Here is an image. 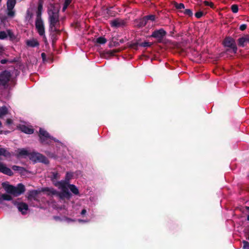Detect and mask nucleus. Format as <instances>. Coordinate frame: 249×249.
<instances>
[{
    "label": "nucleus",
    "mask_w": 249,
    "mask_h": 249,
    "mask_svg": "<svg viewBox=\"0 0 249 249\" xmlns=\"http://www.w3.org/2000/svg\"><path fill=\"white\" fill-rule=\"evenodd\" d=\"M23 169V167H20L18 166H17V165H13L12 166V169L14 170V171H22Z\"/></svg>",
    "instance_id": "obj_43"
},
{
    "label": "nucleus",
    "mask_w": 249,
    "mask_h": 249,
    "mask_svg": "<svg viewBox=\"0 0 249 249\" xmlns=\"http://www.w3.org/2000/svg\"><path fill=\"white\" fill-rule=\"evenodd\" d=\"M37 152H32L30 153V154L29 155V158L30 160H31L36 162L37 161V157L38 156L37 155Z\"/></svg>",
    "instance_id": "obj_25"
},
{
    "label": "nucleus",
    "mask_w": 249,
    "mask_h": 249,
    "mask_svg": "<svg viewBox=\"0 0 249 249\" xmlns=\"http://www.w3.org/2000/svg\"><path fill=\"white\" fill-rule=\"evenodd\" d=\"M86 213H87L86 210L83 209V210H82V211L81 212V215H84Z\"/></svg>",
    "instance_id": "obj_51"
},
{
    "label": "nucleus",
    "mask_w": 249,
    "mask_h": 249,
    "mask_svg": "<svg viewBox=\"0 0 249 249\" xmlns=\"http://www.w3.org/2000/svg\"><path fill=\"white\" fill-rule=\"evenodd\" d=\"M6 18L5 17H3L1 18V20L2 21H3L4 20H5V19Z\"/></svg>",
    "instance_id": "obj_55"
},
{
    "label": "nucleus",
    "mask_w": 249,
    "mask_h": 249,
    "mask_svg": "<svg viewBox=\"0 0 249 249\" xmlns=\"http://www.w3.org/2000/svg\"><path fill=\"white\" fill-rule=\"evenodd\" d=\"M223 45L225 47L232 49V52L236 53L237 51L235 40L231 36H227L223 40Z\"/></svg>",
    "instance_id": "obj_8"
},
{
    "label": "nucleus",
    "mask_w": 249,
    "mask_h": 249,
    "mask_svg": "<svg viewBox=\"0 0 249 249\" xmlns=\"http://www.w3.org/2000/svg\"><path fill=\"white\" fill-rule=\"evenodd\" d=\"M6 124L7 125H10V124H11L13 123V121L11 119H7L6 120Z\"/></svg>",
    "instance_id": "obj_49"
},
{
    "label": "nucleus",
    "mask_w": 249,
    "mask_h": 249,
    "mask_svg": "<svg viewBox=\"0 0 249 249\" xmlns=\"http://www.w3.org/2000/svg\"><path fill=\"white\" fill-rule=\"evenodd\" d=\"M42 192L47 193L48 196L56 195L57 194V191L53 188L44 187L41 189Z\"/></svg>",
    "instance_id": "obj_16"
},
{
    "label": "nucleus",
    "mask_w": 249,
    "mask_h": 249,
    "mask_svg": "<svg viewBox=\"0 0 249 249\" xmlns=\"http://www.w3.org/2000/svg\"><path fill=\"white\" fill-rule=\"evenodd\" d=\"M0 156H3L6 158L11 157V154L6 149L1 148H0Z\"/></svg>",
    "instance_id": "obj_23"
},
{
    "label": "nucleus",
    "mask_w": 249,
    "mask_h": 249,
    "mask_svg": "<svg viewBox=\"0 0 249 249\" xmlns=\"http://www.w3.org/2000/svg\"><path fill=\"white\" fill-rule=\"evenodd\" d=\"M54 186L62 190L61 192L57 191V194H56V196L61 199H64L65 198L69 199L71 197V194L69 191L68 187L66 186L65 182L61 181L56 182L54 184Z\"/></svg>",
    "instance_id": "obj_4"
},
{
    "label": "nucleus",
    "mask_w": 249,
    "mask_h": 249,
    "mask_svg": "<svg viewBox=\"0 0 249 249\" xmlns=\"http://www.w3.org/2000/svg\"><path fill=\"white\" fill-rule=\"evenodd\" d=\"M113 52L116 53V52H117V51L116 50H114Z\"/></svg>",
    "instance_id": "obj_62"
},
{
    "label": "nucleus",
    "mask_w": 249,
    "mask_h": 249,
    "mask_svg": "<svg viewBox=\"0 0 249 249\" xmlns=\"http://www.w3.org/2000/svg\"><path fill=\"white\" fill-rule=\"evenodd\" d=\"M0 172L9 176L13 175L12 171L1 162H0Z\"/></svg>",
    "instance_id": "obj_14"
},
{
    "label": "nucleus",
    "mask_w": 249,
    "mask_h": 249,
    "mask_svg": "<svg viewBox=\"0 0 249 249\" xmlns=\"http://www.w3.org/2000/svg\"><path fill=\"white\" fill-rule=\"evenodd\" d=\"M124 42V39L123 38L119 40L120 43H123Z\"/></svg>",
    "instance_id": "obj_53"
},
{
    "label": "nucleus",
    "mask_w": 249,
    "mask_h": 249,
    "mask_svg": "<svg viewBox=\"0 0 249 249\" xmlns=\"http://www.w3.org/2000/svg\"><path fill=\"white\" fill-rule=\"evenodd\" d=\"M67 186L70 188V190L71 191L72 193L74 195L79 194V191L78 188L75 186V185L73 184H68Z\"/></svg>",
    "instance_id": "obj_22"
},
{
    "label": "nucleus",
    "mask_w": 249,
    "mask_h": 249,
    "mask_svg": "<svg viewBox=\"0 0 249 249\" xmlns=\"http://www.w3.org/2000/svg\"><path fill=\"white\" fill-rule=\"evenodd\" d=\"M20 129L22 132L28 134H32L34 132V129L29 128L25 125H21Z\"/></svg>",
    "instance_id": "obj_20"
},
{
    "label": "nucleus",
    "mask_w": 249,
    "mask_h": 249,
    "mask_svg": "<svg viewBox=\"0 0 249 249\" xmlns=\"http://www.w3.org/2000/svg\"><path fill=\"white\" fill-rule=\"evenodd\" d=\"M35 26L38 34L46 39V37L45 35V26L43 20H36Z\"/></svg>",
    "instance_id": "obj_10"
},
{
    "label": "nucleus",
    "mask_w": 249,
    "mask_h": 249,
    "mask_svg": "<svg viewBox=\"0 0 249 249\" xmlns=\"http://www.w3.org/2000/svg\"><path fill=\"white\" fill-rule=\"evenodd\" d=\"M2 132H3V131H2V130L0 131V134H2Z\"/></svg>",
    "instance_id": "obj_61"
},
{
    "label": "nucleus",
    "mask_w": 249,
    "mask_h": 249,
    "mask_svg": "<svg viewBox=\"0 0 249 249\" xmlns=\"http://www.w3.org/2000/svg\"><path fill=\"white\" fill-rule=\"evenodd\" d=\"M195 17L197 18H200L204 15V13L202 11H198L195 13Z\"/></svg>",
    "instance_id": "obj_42"
},
{
    "label": "nucleus",
    "mask_w": 249,
    "mask_h": 249,
    "mask_svg": "<svg viewBox=\"0 0 249 249\" xmlns=\"http://www.w3.org/2000/svg\"><path fill=\"white\" fill-rule=\"evenodd\" d=\"M246 210L249 211V206H246Z\"/></svg>",
    "instance_id": "obj_57"
},
{
    "label": "nucleus",
    "mask_w": 249,
    "mask_h": 249,
    "mask_svg": "<svg viewBox=\"0 0 249 249\" xmlns=\"http://www.w3.org/2000/svg\"><path fill=\"white\" fill-rule=\"evenodd\" d=\"M49 177L51 178V180L54 185L56 182H61V181H56L57 179H59L60 178V175L57 172H52L51 173V175Z\"/></svg>",
    "instance_id": "obj_15"
},
{
    "label": "nucleus",
    "mask_w": 249,
    "mask_h": 249,
    "mask_svg": "<svg viewBox=\"0 0 249 249\" xmlns=\"http://www.w3.org/2000/svg\"><path fill=\"white\" fill-rule=\"evenodd\" d=\"M18 208L22 214H25L26 213V211L28 209V206L25 203L20 202L18 203Z\"/></svg>",
    "instance_id": "obj_17"
},
{
    "label": "nucleus",
    "mask_w": 249,
    "mask_h": 249,
    "mask_svg": "<svg viewBox=\"0 0 249 249\" xmlns=\"http://www.w3.org/2000/svg\"><path fill=\"white\" fill-rule=\"evenodd\" d=\"M247 219L249 221V214L248 215Z\"/></svg>",
    "instance_id": "obj_58"
},
{
    "label": "nucleus",
    "mask_w": 249,
    "mask_h": 249,
    "mask_svg": "<svg viewBox=\"0 0 249 249\" xmlns=\"http://www.w3.org/2000/svg\"><path fill=\"white\" fill-rule=\"evenodd\" d=\"M43 61H45L46 55L44 53H42L41 54Z\"/></svg>",
    "instance_id": "obj_50"
},
{
    "label": "nucleus",
    "mask_w": 249,
    "mask_h": 249,
    "mask_svg": "<svg viewBox=\"0 0 249 249\" xmlns=\"http://www.w3.org/2000/svg\"><path fill=\"white\" fill-rule=\"evenodd\" d=\"M4 49L2 46H0V56H2L4 54Z\"/></svg>",
    "instance_id": "obj_48"
},
{
    "label": "nucleus",
    "mask_w": 249,
    "mask_h": 249,
    "mask_svg": "<svg viewBox=\"0 0 249 249\" xmlns=\"http://www.w3.org/2000/svg\"><path fill=\"white\" fill-rule=\"evenodd\" d=\"M60 26V24L59 25H57V28H58V27H59Z\"/></svg>",
    "instance_id": "obj_60"
},
{
    "label": "nucleus",
    "mask_w": 249,
    "mask_h": 249,
    "mask_svg": "<svg viewBox=\"0 0 249 249\" xmlns=\"http://www.w3.org/2000/svg\"><path fill=\"white\" fill-rule=\"evenodd\" d=\"M126 21L124 19L119 18H115L110 21V26L113 28L123 27L126 25Z\"/></svg>",
    "instance_id": "obj_11"
},
{
    "label": "nucleus",
    "mask_w": 249,
    "mask_h": 249,
    "mask_svg": "<svg viewBox=\"0 0 249 249\" xmlns=\"http://www.w3.org/2000/svg\"><path fill=\"white\" fill-rule=\"evenodd\" d=\"M166 35L167 32L163 28H160L159 30H156L153 31L150 36V37L155 38L157 39L156 43H161L163 42V38Z\"/></svg>",
    "instance_id": "obj_7"
},
{
    "label": "nucleus",
    "mask_w": 249,
    "mask_h": 249,
    "mask_svg": "<svg viewBox=\"0 0 249 249\" xmlns=\"http://www.w3.org/2000/svg\"><path fill=\"white\" fill-rule=\"evenodd\" d=\"M2 185L7 193L14 196H18L23 194L25 191V186L22 183H18L17 186L8 184L6 183H3Z\"/></svg>",
    "instance_id": "obj_2"
},
{
    "label": "nucleus",
    "mask_w": 249,
    "mask_h": 249,
    "mask_svg": "<svg viewBox=\"0 0 249 249\" xmlns=\"http://www.w3.org/2000/svg\"><path fill=\"white\" fill-rule=\"evenodd\" d=\"M153 44V43L144 41L139 44V46L143 47H149Z\"/></svg>",
    "instance_id": "obj_36"
},
{
    "label": "nucleus",
    "mask_w": 249,
    "mask_h": 249,
    "mask_svg": "<svg viewBox=\"0 0 249 249\" xmlns=\"http://www.w3.org/2000/svg\"><path fill=\"white\" fill-rule=\"evenodd\" d=\"M38 136L39 138V142L42 144L50 145L52 141L57 142L56 139L51 136L44 128H39Z\"/></svg>",
    "instance_id": "obj_3"
},
{
    "label": "nucleus",
    "mask_w": 249,
    "mask_h": 249,
    "mask_svg": "<svg viewBox=\"0 0 249 249\" xmlns=\"http://www.w3.org/2000/svg\"><path fill=\"white\" fill-rule=\"evenodd\" d=\"M71 1H72V0H65L63 7L62 8V12H64L66 11V10L68 8V6L71 2Z\"/></svg>",
    "instance_id": "obj_31"
},
{
    "label": "nucleus",
    "mask_w": 249,
    "mask_h": 249,
    "mask_svg": "<svg viewBox=\"0 0 249 249\" xmlns=\"http://www.w3.org/2000/svg\"><path fill=\"white\" fill-rule=\"evenodd\" d=\"M180 12L183 13L184 14L189 17H192L193 15L192 11L190 9H186L184 11L180 10Z\"/></svg>",
    "instance_id": "obj_32"
},
{
    "label": "nucleus",
    "mask_w": 249,
    "mask_h": 249,
    "mask_svg": "<svg viewBox=\"0 0 249 249\" xmlns=\"http://www.w3.org/2000/svg\"><path fill=\"white\" fill-rule=\"evenodd\" d=\"M0 62L1 64H6L7 62H9V63H12L15 62L16 61H15V60H9L7 59H3L1 60L0 61Z\"/></svg>",
    "instance_id": "obj_39"
},
{
    "label": "nucleus",
    "mask_w": 249,
    "mask_h": 249,
    "mask_svg": "<svg viewBox=\"0 0 249 249\" xmlns=\"http://www.w3.org/2000/svg\"><path fill=\"white\" fill-rule=\"evenodd\" d=\"M231 9L233 13H236L238 11V6L236 4H233L231 6Z\"/></svg>",
    "instance_id": "obj_38"
},
{
    "label": "nucleus",
    "mask_w": 249,
    "mask_h": 249,
    "mask_svg": "<svg viewBox=\"0 0 249 249\" xmlns=\"http://www.w3.org/2000/svg\"><path fill=\"white\" fill-rule=\"evenodd\" d=\"M37 155L38 156L37 162H42L46 164H48L49 163V160L45 156L43 155L42 154L39 153H38Z\"/></svg>",
    "instance_id": "obj_19"
},
{
    "label": "nucleus",
    "mask_w": 249,
    "mask_h": 249,
    "mask_svg": "<svg viewBox=\"0 0 249 249\" xmlns=\"http://www.w3.org/2000/svg\"><path fill=\"white\" fill-rule=\"evenodd\" d=\"M204 3L205 6H209L212 8H214V4L212 2H209L208 1L205 0L204 1Z\"/></svg>",
    "instance_id": "obj_41"
},
{
    "label": "nucleus",
    "mask_w": 249,
    "mask_h": 249,
    "mask_svg": "<svg viewBox=\"0 0 249 249\" xmlns=\"http://www.w3.org/2000/svg\"><path fill=\"white\" fill-rule=\"evenodd\" d=\"M174 6L178 10H181L182 9L185 8L184 4L182 3H178L177 2H174Z\"/></svg>",
    "instance_id": "obj_30"
},
{
    "label": "nucleus",
    "mask_w": 249,
    "mask_h": 249,
    "mask_svg": "<svg viewBox=\"0 0 249 249\" xmlns=\"http://www.w3.org/2000/svg\"><path fill=\"white\" fill-rule=\"evenodd\" d=\"M247 27V25L246 24H243L240 26L239 29L241 31H244L246 29Z\"/></svg>",
    "instance_id": "obj_47"
},
{
    "label": "nucleus",
    "mask_w": 249,
    "mask_h": 249,
    "mask_svg": "<svg viewBox=\"0 0 249 249\" xmlns=\"http://www.w3.org/2000/svg\"><path fill=\"white\" fill-rule=\"evenodd\" d=\"M146 22L148 20L154 21L156 19V16L154 15H149L144 17Z\"/></svg>",
    "instance_id": "obj_34"
},
{
    "label": "nucleus",
    "mask_w": 249,
    "mask_h": 249,
    "mask_svg": "<svg viewBox=\"0 0 249 249\" xmlns=\"http://www.w3.org/2000/svg\"><path fill=\"white\" fill-rule=\"evenodd\" d=\"M139 44L140 43L138 42L132 43L130 45V47L135 49H137L138 46H139Z\"/></svg>",
    "instance_id": "obj_44"
},
{
    "label": "nucleus",
    "mask_w": 249,
    "mask_h": 249,
    "mask_svg": "<svg viewBox=\"0 0 249 249\" xmlns=\"http://www.w3.org/2000/svg\"><path fill=\"white\" fill-rule=\"evenodd\" d=\"M60 5L58 3H50L47 8L49 26L59 25V12Z\"/></svg>",
    "instance_id": "obj_1"
},
{
    "label": "nucleus",
    "mask_w": 249,
    "mask_h": 249,
    "mask_svg": "<svg viewBox=\"0 0 249 249\" xmlns=\"http://www.w3.org/2000/svg\"><path fill=\"white\" fill-rule=\"evenodd\" d=\"M134 22L135 26L138 28H142L145 26L147 24V22L144 17L140 19H136Z\"/></svg>",
    "instance_id": "obj_18"
},
{
    "label": "nucleus",
    "mask_w": 249,
    "mask_h": 249,
    "mask_svg": "<svg viewBox=\"0 0 249 249\" xmlns=\"http://www.w3.org/2000/svg\"><path fill=\"white\" fill-rule=\"evenodd\" d=\"M33 17V14L29 10H27L26 11L25 19L27 20L28 22H30L32 18Z\"/></svg>",
    "instance_id": "obj_29"
},
{
    "label": "nucleus",
    "mask_w": 249,
    "mask_h": 249,
    "mask_svg": "<svg viewBox=\"0 0 249 249\" xmlns=\"http://www.w3.org/2000/svg\"><path fill=\"white\" fill-rule=\"evenodd\" d=\"M107 39L102 36L99 37L96 39V42L100 44H104L107 42Z\"/></svg>",
    "instance_id": "obj_33"
},
{
    "label": "nucleus",
    "mask_w": 249,
    "mask_h": 249,
    "mask_svg": "<svg viewBox=\"0 0 249 249\" xmlns=\"http://www.w3.org/2000/svg\"><path fill=\"white\" fill-rule=\"evenodd\" d=\"M43 39H44V40L45 42V43H46V42H47V39H45V38H43Z\"/></svg>",
    "instance_id": "obj_59"
},
{
    "label": "nucleus",
    "mask_w": 249,
    "mask_h": 249,
    "mask_svg": "<svg viewBox=\"0 0 249 249\" xmlns=\"http://www.w3.org/2000/svg\"><path fill=\"white\" fill-rule=\"evenodd\" d=\"M72 176L73 175L71 173L67 172L66 174L65 180H61V181L65 182L66 186H67L68 184H69V181L72 178Z\"/></svg>",
    "instance_id": "obj_27"
},
{
    "label": "nucleus",
    "mask_w": 249,
    "mask_h": 249,
    "mask_svg": "<svg viewBox=\"0 0 249 249\" xmlns=\"http://www.w3.org/2000/svg\"><path fill=\"white\" fill-rule=\"evenodd\" d=\"M1 197L2 199V200H4L10 201L12 199V197L10 195H8V194H2L1 195Z\"/></svg>",
    "instance_id": "obj_35"
},
{
    "label": "nucleus",
    "mask_w": 249,
    "mask_h": 249,
    "mask_svg": "<svg viewBox=\"0 0 249 249\" xmlns=\"http://www.w3.org/2000/svg\"><path fill=\"white\" fill-rule=\"evenodd\" d=\"M7 36H8L11 39H13L14 36L13 33L11 32V31L10 30H7Z\"/></svg>",
    "instance_id": "obj_45"
},
{
    "label": "nucleus",
    "mask_w": 249,
    "mask_h": 249,
    "mask_svg": "<svg viewBox=\"0 0 249 249\" xmlns=\"http://www.w3.org/2000/svg\"><path fill=\"white\" fill-rule=\"evenodd\" d=\"M8 111L6 106L0 107V118L3 117L4 115L8 114Z\"/></svg>",
    "instance_id": "obj_24"
},
{
    "label": "nucleus",
    "mask_w": 249,
    "mask_h": 249,
    "mask_svg": "<svg viewBox=\"0 0 249 249\" xmlns=\"http://www.w3.org/2000/svg\"><path fill=\"white\" fill-rule=\"evenodd\" d=\"M11 78L12 74L10 71L7 70L2 71L0 73V88L7 89Z\"/></svg>",
    "instance_id": "obj_5"
},
{
    "label": "nucleus",
    "mask_w": 249,
    "mask_h": 249,
    "mask_svg": "<svg viewBox=\"0 0 249 249\" xmlns=\"http://www.w3.org/2000/svg\"><path fill=\"white\" fill-rule=\"evenodd\" d=\"M26 44L27 46L32 47H37L39 45L38 42L36 40H35V39H31V40H27Z\"/></svg>",
    "instance_id": "obj_21"
},
{
    "label": "nucleus",
    "mask_w": 249,
    "mask_h": 249,
    "mask_svg": "<svg viewBox=\"0 0 249 249\" xmlns=\"http://www.w3.org/2000/svg\"><path fill=\"white\" fill-rule=\"evenodd\" d=\"M114 45L115 46H119L120 45V43L119 42H114Z\"/></svg>",
    "instance_id": "obj_54"
},
{
    "label": "nucleus",
    "mask_w": 249,
    "mask_h": 249,
    "mask_svg": "<svg viewBox=\"0 0 249 249\" xmlns=\"http://www.w3.org/2000/svg\"><path fill=\"white\" fill-rule=\"evenodd\" d=\"M41 192H42L41 191V190H32L29 191L27 196L28 199L30 200H34L37 201V196Z\"/></svg>",
    "instance_id": "obj_12"
},
{
    "label": "nucleus",
    "mask_w": 249,
    "mask_h": 249,
    "mask_svg": "<svg viewBox=\"0 0 249 249\" xmlns=\"http://www.w3.org/2000/svg\"><path fill=\"white\" fill-rule=\"evenodd\" d=\"M16 0H7L6 2V9L8 17L13 18L15 16L16 12L14 8L16 4Z\"/></svg>",
    "instance_id": "obj_9"
},
{
    "label": "nucleus",
    "mask_w": 249,
    "mask_h": 249,
    "mask_svg": "<svg viewBox=\"0 0 249 249\" xmlns=\"http://www.w3.org/2000/svg\"><path fill=\"white\" fill-rule=\"evenodd\" d=\"M245 37H246L247 43H249V35H247L246 36H245Z\"/></svg>",
    "instance_id": "obj_52"
},
{
    "label": "nucleus",
    "mask_w": 249,
    "mask_h": 249,
    "mask_svg": "<svg viewBox=\"0 0 249 249\" xmlns=\"http://www.w3.org/2000/svg\"><path fill=\"white\" fill-rule=\"evenodd\" d=\"M54 218L56 220L59 219L60 218L58 216H54Z\"/></svg>",
    "instance_id": "obj_56"
},
{
    "label": "nucleus",
    "mask_w": 249,
    "mask_h": 249,
    "mask_svg": "<svg viewBox=\"0 0 249 249\" xmlns=\"http://www.w3.org/2000/svg\"><path fill=\"white\" fill-rule=\"evenodd\" d=\"M237 41L238 45L243 47L245 46V43H247L245 36L238 38Z\"/></svg>",
    "instance_id": "obj_28"
},
{
    "label": "nucleus",
    "mask_w": 249,
    "mask_h": 249,
    "mask_svg": "<svg viewBox=\"0 0 249 249\" xmlns=\"http://www.w3.org/2000/svg\"><path fill=\"white\" fill-rule=\"evenodd\" d=\"M7 37V34L5 31H0V39H4Z\"/></svg>",
    "instance_id": "obj_37"
},
{
    "label": "nucleus",
    "mask_w": 249,
    "mask_h": 249,
    "mask_svg": "<svg viewBox=\"0 0 249 249\" xmlns=\"http://www.w3.org/2000/svg\"><path fill=\"white\" fill-rule=\"evenodd\" d=\"M43 0H39L38 2L37 9L36 11V20H43L42 18V14L43 11Z\"/></svg>",
    "instance_id": "obj_13"
},
{
    "label": "nucleus",
    "mask_w": 249,
    "mask_h": 249,
    "mask_svg": "<svg viewBox=\"0 0 249 249\" xmlns=\"http://www.w3.org/2000/svg\"><path fill=\"white\" fill-rule=\"evenodd\" d=\"M30 154V152H29L27 150L25 149H19V151L18 153V156L19 157H23V156H29Z\"/></svg>",
    "instance_id": "obj_26"
},
{
    "label": "nucleus",
    "mask_w": 249,
    "mask_h": 249,
    "mask_svg": "<svg viewBox=\"0 0 249 249\" xmlns=\"http://www.w3.org/2000/svg\"><path fill=\"white\" fill-rule=\"evenodd\" d=\"M46 154L50 158H55V155L54 153H51L49 151L45 152Z\"/></svg>",
    "instance_id": "obj_46"
},
{
    "label": "nucleus",
    "mask_w": 249,
    "mask_h": 249,
    "mask_svg": "<svg viewBox=\"0 0 249 249\" xmlns=\"http://www.w3.org/2000/svg\"><path fill=\"white\" fill-rule=\"evenodd\" d=\"M243 249H249V242L244 240L243 242Z\"/></svg>",
    "instance_id": "obj_40"
},
{
    "label": "nucleus",
    "mask_w": 249,
    "mask_h": 249,
    "mask_svg": "<svg viewBox=\"0 0 249 249\" xmlns=\"http://www.w3.org/2000/svg\"><path fill=\"white\" fill-rule=\"evenodd\" d=\"M49 32L52 42V45H54L58 39V36L60 35L61 30L57 28V26H49Z\"/></svg>",
    "instance_id": "obj_6"
}]
</instances>
